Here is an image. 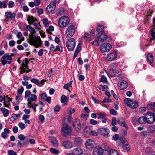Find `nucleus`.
Listing matches in <instances>:
<instances>
[{
  "mask_svg": "<svg viewBox=\"0 0 155 155\" xmlns=\"http://www.w3.org/2000/svg\"><path fill=\"white\" fill-rule=\"evenodd\" d=\"M12 99H11L10 100L8 101H5V100H4V105L5 107H8L10 105V101L12 100Z\"/></svg>",
  "mask_w": 155,
  "mask_h": 155,
  "instance_id": "de8ad7c7",
  "label": "nucleus"
},
{
  "mask_svg": "<svg viewBox=\"0 0 155 155\" xmlns=\"http://www.w3.org/2000/svg\"><path fill=\"white\" fill-rule=\"evenodd\" d=\"M34 25L35 27H37V29H38V30H40V28H39V27H40V25L39 24V23L38 22L37 20H36L35 21V22H34Z\"/></svg>",
  "mask_w": 155,
  "mask_h": 155,
  "instance_id": "3c124183",
  "label": "nucleus"
},
{
  "mask_svg": "<svg viewBox=\"0 0 155 155\" xmlns=\"http://www.w3.org/2000/svg\"><path fill=\"white\" fill-rule=\"evenodd\" d=\"M26 144V143L25 142H21L19 140L18 141L17 146L18 147L21 148L24 146Z\"/></svg>",
  "mask_w": 155,
  "mask_h": 155,
  "instance_id": "58836bf2",
  "label": "nucleus"
},
{
  "mask_svg": "<svg viewBox=\"0 0 155 155\" xmlns=\"http://www.w3.org/2000/svg\"><path fill=\"white\" fill-rule=\"evenodd\" d=\"M125 143V142H124ZM121 148L123 149L126 150V151H128L130 150V148L128 147V145L127 144H125L123 142H121L119 144Z\"/></svg>",
  "mask_w": 155,
  "mask_h": 155,
  "instance_id": "bb28decb",
  "label": "nucleus"
},
{
  "mask_svg": "<svg viewBox=\"0 0 155 155\" xmlns=\"http://www.w3.org/2000/svg\"><path fill=\"white\" fill-rule=\"evenodd\" d=\"M101 81L104 83H107V80L106 77L104 75H102L100 80Z\"/></svg>",
  "mask_w": 155,
  "mask_h": 155,
  "instance_id": "49530a36",
  "label": "nucleus"
},
{
  "mask_svg": "<svg viewBox=\"0 0 155 155\" xmlns=\"http://www.w3.org/2000/svg\"><path fill=\"white\" fill-rule=\"evenodd\" d=\"M75 32V27L72 25L69 26L65 32V35L67 38L72 37L74 34Z\"/></svg>",
  "mask_w": 155,
  "mask_h": 155,
  "instance_id": "6e6552de",
  "label": "nucleus"
},
{
  "mask_svg": "<svg viewBox=\"0 0 155 155\" xmlns=\"http://www.w3.org/2000/svg\"><path fill=\"white\" fill-rule=\"evenodd\" d=\"M75 45V40L73 38L68 39L66 42V47L70 51H72L74 49Z\"/></svg>",
  "mask_w": 155,
  "mask_h": 155,
  "instance_id": "0eeeda50",
  "label": "nucleus"
},
{
  "mask_svg": "<svg viewBox=\"0 0 155 155\" xmlns=\"http://www.w3.org/2000/svg\"><path fill=\"white\" fill-rule=\"evenodd\" d=\"M94 142L91 139H88L85 142V145L86 148L89 150L92 149L94 147Z\"/></svg>",
  "mask_w": 155,
  "mask_h": 155,
  "instance_id": "dca6fc26",
  "label": "nucleus"
},
{
  "mask_svg": "<svg viewBox=\"0 0 155 155\" xmlns=\"http://www.w3.org/2000/svg\"><path fill=\"white\" fill-rule=\"evenodd\" d=\"M18 138L21 140L23 141L25 139V137L23 134H20L18 136Z\"/></svg>",
  "mask_w": 155,
  "mask_h": 155,
  "instance_id": "052dcab7",
  "label": "nucleus"
},
{
  "mask_svg": "<svg viewBox=\"0 0 155 155\" xmlns=\"http://www.w3.org/2000/svg\"><path fill=\"white\" fill-rule=\"evenodd\" d=\"M117 56V54L116 52H113L108 55L107 59L108 61H113L116 59Z\"/></svg>",
  "mask_w": 155,
  "mask_h": 155,
  "instance_id": "aec40b11",
  "label": "nucleus"
},
{
  "mask_svg": "<svg viewBox=\"0 0 155 155\" xmlns=\"http://www.w3.org/2000/svg\"><path fill=\"white\" fill-rule=\"evenodd\" d=\"M104 29V27L102 25H99L97 28L96 31L98 33H101V32H103V31Z\"/></svg>",
  "mask_w": 155,
  "mask_h": 155,
  "instance_id": "c9c22d12",
  "label": "nucleus"
},
{
  "mask_svg": "<svg viewBox=\"0 0 155 155\" xmlns=\"http://www.w3.org/2000/svg\"><path fill=\"white\" fill-rule=\"evenodd\" d=\"M26 28L30 32H33V33L35 32L34 29L30 25H27L26 27Z\"/></svg>",
  "mask_w": 155,
  "mask_h": 155,
  "instance_id": "8fccbe9b",
  "label": "nucleus"
},
{
  "mask_svg": "<svg viewBox=\"0 0 155 155\" xmlns=\"http://www.w3.org/2000/svg\"><path fill=\"white\" fill-rule=\"evenodd\" d=\"M8 153L9 155H17L16 152L12 150H8Z\"/></svg>",
  "mask_w": 155,
  "mask_h": 155,
  "instance_id": "13d9d810",
  "label": "nucleus"
},
{
  "mask_svg": "<svg viewBox=\"0 0 155 155\" xmlns=\"http://www.w3.org/2000/svg\"><path fill=\"white\" fill-rule=\"evenodd\" d=\"M73 126L76 131H79L81 128V123L80 120L78 119H75Z\"/></svg>",
  "mask_w": 155,
  "mask_h": 155,
  "instance_id": "2eb2a0df",
  "label": "nucleus"
},
{
  "mask_svg": "<svg viewBox=\"0 0 155 155\" xmlns=\"http://www.w3.org/2000/svg\"><path fill=\"white\" fill-rule=\"evenodd\" d=\"M72 153L75 155H80L83 153V150L81 148L78 147L74 149L72 151Z\"/></svg>",
  "mask_w": 155,
  "mask_h": 155,
  "instance_id": "4be33fe9",
  "label": "nucleus"
},
{
  "mask_svg": "<svg viewBox=\"0 0 155 155\" xmlns=\"http://www.w3.org/2000/svg\"><path fill=\"white\" fill-rule=\"evenodd\" d=\"M64 13V10L62 9H59L56 13V14L58 15H61Z\"/></svg>",
  "mask_w": 155,
  "mask_h": 155,
  "instance_id": "09e8293b",
  "label": "nucleus"
},
{
  "mask_svg": "<svg viewBox=\"0 0 155 155\" xmlns=\"http://www.w3.org/2000/svg\"><path fill=\"white\" fill-rule=\"evenodd\" d=\"M147 59L148 61L150 63H152L153 62V58L151 54H148L147 55Z\"/></svg>",
  "mask_w": 155,
  "mask_h": 155,
  "instance_id": "7c9ffc66",
  "label": "nucleus"
},
{
  "mask_svg": "<svg viewBox=\"0 0 155 155\" xmlns=\"http://www.w3.org/2000/svg\"><path fill=\"white\" fill-rule=\"evenodd\" d=\"M7 7V3L5 1H4L2 2L0 1V8L2 7L6 8Z\"/></svg>",
  "mask_w": 155,
  "mask_h": 155,
  "instance_id": "e433bc0d",
  "label": "nucleus"
},
{
  "mask_svg": "<svg viewBox=\"0 0 155 155\" xmlns=\"http://www.w3.org/2000/svg\"><path fill=\"white\" fill-rule=\"evenodd\" d=\"M112 48L111 45L108 43H104L101 45L100 50L102 52H106L109 51Z\"/></svg>",
  "mask_w": 155,
  "mask_h": 155,
  "instance_id": "9b49d317",
  "label": "nucleus"
},
{
  "mask_svg": "<svg viewBox=\"0 0 155 155\" xmlns=\"http://www.w3.org/2000/svg\"><path fill=\"white\" fill-rule=\"evenodd\" d=\"M62 145L65 149H70L73 147L72 142L69 141H63L62 142Z\"/></svg>",
  "mask_w": 155,
  "mask_h": 155,
  "instance_id": "6ab92c4d",
  "label": "nucleus"
},
{
  "mask_svg": "<svg viewBox=\"0 0 155 155\" xmlns=\"http://www.w3.org/2000/svg\"><path fill=\"white\" fill-rule=\"evenodd\" d=\"M68 98L65 95H63L61 96V101L64 104H67L68 101Z\"/></svg>",
  "mask_w": 155,
  "mask_h": 155,
  "instance_id": "a878e982",
  "label": "nucleus"
},
{
  "mask_svg": "<svg viewBox=\"0 0 155 155\" xmlns=\"http://www.w3.org/2000/svg\"><path fill=\"white\" fill-rule=\"evenodd\" d=\"M98 132L102 135L108 136L110 132V130L107 128L103 127L98 129Z\"/></svg>",
  "mask_w": 155,
  "mask_h": 155,
  "instance_id": "4468645a",
  "label": "nucleus"
},
{
  "mask_svg": "<svg viewBox=\"0 0 155 155\" xmlns=\"http://www.w3.org/2000/svg\"><path fill=\"white\" fill-rule=\"evenodd\" d=\"M18 126L19 127L21 130H23L25 127V124L22 122L19 123L18 124Z\"/></svg>",
  "mask_w": 155,
  "mask_h": 155,
  "instance_id": "603ef678",
  "label": "nucleus"
},
{
  "mask_svg": "<svg viewBox=\"0 0 155 155\" xmlns=\"http://www.w3.org/2000/svg\"><path fill=\"white\" fill-rule=\"evenodd\" d=\"M6 17L4 21L7 22L10 19L12 20H14L15 18L16 14L15 13H12L8 12L5 13Z\"/></svg>",
  "mask_w": 155,
  "mask_h": 155,
  "instance_id": "f8f14e48",
  "label": "nucleus"
},
{
  "mask_svg": "<svg viewBox=\"0 0 155 155\" xmlns=\"http://www.w3.org/2000/svg\"><path fill=\"white\" fill-rule=\"evenodd\" d=\"M15 41L13 40L10 41L9 42V45L11 47H13L15 45Z\"/></svg>",
  "mask_w": 155,
  "mask_h": 155,
  "instance_id": "338daca9",
  "label": "nucleus"
},
{
  "mask_svg": "<svg viewBox=\"0 0 155 155\" xmlns=\"http://www.w3.org/2000/svg\"><path fill=\"white\" fill-rule=\"evenodd\" d=\"M8 136L7 134L5 132H2L1 133V137L4 139H6Z\"/></svg>",
  "mask_w": 155,
  "mask_h": 155,
  "instance_id": "680f3d73",
  "label": "nucleus"
},
{
  "mask_svg": "<svg viewBox=\"0 0 155 155\" xmlns=\"http://www.w3.org/2000/svg\"><path fill=\"white\" fill-rule=\"evenodd\" d=\"M29 35V41L31 45L35 46L36 48L40 46L41 45V40L39 36H36L33 35V33H31Z\"/></svg>",
  "mask_w": 155,
  "mask_h": 155,
  "instance_id": "f03ea898",
  "label": "nucleus"
},
{
  "mask_svg": "<svg viewBox=\"0 0 155 155\" xmlns=\"http://www.w3.org/2000/svg\"><path fill=\"white\" fill-rule=\"evenodd\" d=\"M146 118L147 120V123L152 124L155 121V117L153 113L148 112L145 114Z\"/></svg>",
  "mask_w": 155,
  "mask_h": 155,
  "instance_id": "1a4fd4ad",
  "label": "nucleus"
},
{
  "mask_svg": "<svg viewBox=\"0 0 155 155\" xmlns=\"http://www.w3.org/2000/svg\"><path fill=\"white\" fill-rule=\"evenodd\" d=\"M117 124V120L115 117H113L112 119L111 124L115 126Z\"/></svg>",
  "mask_w": 155,
  "mask_h": 155,
  "instance_id": "864d4df0",
  "label": "nucleus"
},
{
  "mask_svg": "<svg viewBox=\"0 0 155 155\" xmlns=\"http://www.w3.org/2000/svg\"><path fill=\"white\" fill-rule=\"evenodd\" d=\"M56 51H58L61 52H62L63 51V47L61 45H57L55 48Z\"/></svg>",
  "mask_w": 155,
  "mask_h": 155,
  "instance_id": "4c0bfd02",
  "label": "nucleus"
},
{
  "mask_svg": "<svg viewBox=\"0 0 155 155\" xmlns=\"http://www.w3.org/2000/svg\"><path fill=\"white\" fill-rule=\"evenodd\" d=\"M139 122L141 124H145L147 123V120L146 118L145 115V116H141L138 119Z\"/></svg>",
  "mask_w": 155,
  "mask_h": 155,
  "instance_id": "c756f323",
  "label": "nucleus"
},
{
  "mask_svg": "<svg viewBox=\"0 0 155 155\" xmlns=\"http://www.w3.org/2000/svg\"><path fill=\"white\" fill-rule=\"evenodd\" d=\"M110 113L113 115H117V113L114 109H112L110 110Z\"/></svg>",
  "mask_w": 155,
  "mask_h": 155,
  "instance_id": "0e129e2a",
  "label": "nucleus"
},
{
  "mask_svg": "<svg viewBox=\"0 0 155 155\" xmlns=\"http://www.w3.org/2000/svg\"><path fill=\"white\" fill-rule=\"evenodd\" d=\"M50 151L52 153L54 154H58L59 153V151L56 149L54 148H50Z\"/></svg>",
  "mask_w": 155,
  "mask_h": 155,
  "instance_id": "79ce46f5",
  "label": "nucleus"
},
{
  "mask_svg": "<svg viewBox=\"0 0 155 155\" xmlns=\"http://www.w3.org/2000/svg\"><path fill=\"white\" fill-rule=\"evenodd\" d=\"M37 98V97L36 95L32 94L31 95V97L27 99V101L29 102H32L35 101Z\"/></svg>",
  "mask_w": 155,
  "mask_h": 155,
  "instance_id": "cd10ccee",
  "label": "nucleus"
},
{
  "mask_svg": "<svg viewBox=\"0 0 155 155\" xmlns=\"http://www.w3.org/2000/svg\"><path fill=\"white\" fill-rule=\"evenodd\" d=\"M90 35L88 33L84 34L83 36V38L84 41H89L90 40Z\"/></svg>",
  "mask_w": 155,
  "mask_h": 155,
  "instance_id": "473e14b6",
  "label": "nucleus"
},
{
  "mask_svg": "<svg viewBox=\"0 0 155 155\" xmlns=\"http://www.w3.org/2000/svg\"><path fill=\"white\" fill-rule=\"evenodd\" d=\"M70 20L68 17L64 16L60 17L58 21L59 27L63 28L66 27L69 24Z\"/></svg>",
  "mask_w": 155,
  "mask_h": 155,
  "instance_id": "20e7f679",
  "label": "nucleus"
},
{
  "mask_svg": "<svg viewBox=\"0 0 155 155\" xmlns=\"http://www.w3.org/2000/svg\"><path fill=\"white\" fill-rule=\"evenodd\" d=\"M109 150H107L108 154L107 155H119V153L115 149H111V148L109 147Z\"/></svg>",
  "mask_w": 155,
  "mask_h": 155,
  "instance_id": "5701e85b",
  "label": "nucleus"
},
{
  "mask_svg": "<svg viewBox=\"0 0 155 155\" xmlns=\"http://www.w3.org/2000/svg\"><path fill=\"white\" fill-rule=\"evenodd\" d=\"M73 143L75 146H80L82 144L83 140L80 137H75L73 138Z\"/></svg>",
  "mask_w": 155,
  "mask_h": 155,
  "instance_id": "f3484780",
  "label": "nucleus"
},
{
  "mask_svg": "<svg viewBox=\"0 0 155 155\" xmlns=\"http://www.w3.org/2000/svg\"><path fill=\"white\" fill-rule=\"evenodd\" d=\"M81 45L80 43H79L76 47L75 52L74 54L73 57L75 58L77 57L78 54L81 48Z\"/></svg>",
  "mask_w": 155,
  "mask_h": 155,
  "instance_id": "393cba45",
  "label": "nucleus"
},
{
  "mask_svg": "<svg viewBox=\"0 0 155 155\" xmlns=\"http://www.w3.org/2000/svg\"><path fill=\"white\" fill-rule=\"evenodd\" d=\"M54 27L52 25L49 26V28L47 29L46 32L48 33L51 34L52 33L51 31H53L54 30Z\"/></svg>",
  "mask_w": 155,
  "mask_h": 155,
  "instance_id": "a19ab883",
  "label": "nucleus"
},
{
  "mask_svg": "<svg viewBox=\"0 0 155 155\" xmlns=\"http://www.w3.org/2000/svg\"><path fill=\"white\" fill-rule=\"evenodd\" d=\"M72 131V129L71 127L65 123L63 124L61 130V134L64 137L69 135L71 134Z\"/></svg>",
  "mask_w": 155,
  "mask_h": 155,
  "instance_id": "7ed1b4c3",
  "label": "nucleus"
},
{
  "mask_svg": "<svg viewBox=\"0 0 155 155\" xmlns=\"http://www.w3.org/2000/svg\"><path fill=\"white\" fill-rule=\"evenodd\" d=\"M31 94L30 91L29 90L26 91L25 93V97H29Z\"/></svg>",
  "mask_w": 155,
  "mask_h": 155,
  "instance_id": "bf43d9fd",
  "label": "nucleus"
},
{
  "mask_svg": "<svg viewBox=\"0 0 155 155\" xmlns=\"http://www.w3.org/2000/svg\"><path fill=\"white\" fill-rule=\"evenodd\" d=\"M118 66V64L117 63H112L111 66V67L112 68V69H115V68L117 67Z\"/></svg>",
  "mask_w": 155,
  "mask_h": 155,
  "instance_id": "e2e57ef3",
  "label": "nucleus"
},
{
  "mask_svg": "<svg viewBox=\"0 0 155 155\" xmlns=\"http://www.w3.org/2000/svg\"><path fill=\"white\" fill-rule=\"evenodd\" d=\"M125 104L132 109H136L138 107V102L135 100L130 98H126L124 100Z\"/></svg>",
  "mask_w": 155,
  "mask_h": 155,
  "instance_id": "39448f33",
  "label": "nucleus"
},
{
  "mask_svg": "<svg viewBox=\"0 0 155 155\" xmlns=\"http://www.w3.org/2000/svg\"><path fill=\"white\" fill-rule=\"evenodd\" d=\"M29 63V61L28 59L25 58L22 60V62L21 65L22 67H24L25 65H27Z\"/></svg>",
  "mask_w": 155,
  "mask_h": 155,
  "instance_id": "f704fd0d",
  "label": "nucleus"
},
{
  "mask_svg": "<svg viewBox=\"0 0 155 155\" xmlns=\"http://www.w3.org/2000/svg\"><path fill=\"white\" fill-rule=\"evenodd\" d=\"M15 6V3L12 1H10L9 2L8 4V7L9 8H12Z\"/></svg>",
  "mask_w": 155,
  "mask_h": 155,
  "instance_id": "5fc2aeb1",
  "label": "nucleus"
},
{
  "mask_svg": "<svg viewBox=\"0 0 155 155\" xmlns=\"http://www.w3.org/2000/svg\"><path fill=\"white\" fill-rule=\"evenodd\" d=\"M109 147L107 145L104 146H96L93 149V155H107L108 154L107 150H109Z\"/></svg>",
  "mask_w": 155,
  "mask_h": 155,
  "instance_id": "f257e3e1",
  "label": "nucleus"
},
{
  "mask_svg": "<svg viewBox=\"0 0 155 155\" xmlns=\"http://www.w3.org/2000/svg\"><path fill=\"white\" fill-rule=\"evenodd\" d=\"M98 39L99 41L101 42H104L107 38V36L106 33L104 32H101V33L97 34Z\"/></svg>",
  "mask_w": 155,
  "mask_h": 155,
  "instance_id": "ddd939ff",
  "label": "nucleus"
},
{
  "mask_svg": "<svg viewBox=\"0 0 155 155\" xmlns=\"http://www.w3.org/2000/svg\"><path fill=\"white\" fill-rule=\"evenodd\" d=\"M119 136L117 134H115L113 137V139L114 141H117L119 139Z\"/></svg>",
  "mask_w": 155,
  "mask_h": 155,
  "instance_id": "774afa93",
  "label": "nucleus"
},
{
  "mask_svg": "<svg viewBox=\"0 0 155 155\" xmlns=\"http://www.w3.org/2000/svg\"><path fill=\"white\" fill-rule=\"evenodd\" d=\"M56 5L55 2L54 1L51 2L46 9L47 12L48 13H52L56 8Z\"/></svg>",
  "mask_w": 155,
  "mask_h": 155,
  "instance_id": "9d476101",
  "label": "nucleus"
},
{
  "mask_svg": "<svg viewBox=\"0 0 155 155\" xmlns=\"http://www.w3.org/2000/svg\"><path fill=\"white\" fill-rule=\"evenodd\" d=\"M117 85L121 90L126 89L128 85V83L126 81L123 80L117 84Z\"/></svg>",
  "mask_w": 155,
  "mask_h": 155,
  "instance_id": "a211bd4d",
  "label": "nucleus"
},
{
  "mask_svg": "<svg viewBox=\"0 0 155 155\" xmlns=\"http://www.w3.org/2000/svg\"><path fill=\"white\" fill-rule=\"evenodd\" d=\"M118 124L122 127H124L126 129H128V127L126 125L124 120L122 117L119 118L117 120Z\"/></svg>",
  "mask_w": 155,
  "mask_h": 155,
  "instance_id": "412c9836",
  "label": "nucleus"
},
{
  "mask_svg": "<svg viewBox=\"0 0 155 155\" xmlns=\"http://www.w3.org/2000/svg\"><path fill=\"white\" fill-rule=\"evenodd\" d=\"M36 20L35 18L32 16H29L28 18L27 19V20L30 25H31V23L35 22Z\"/></svg>",
  "mask_w": 155,
  "mask_h": 155,
  "instance_id": "72a5a7b5",
  "label": "nucleus"
},
{
  "mask_svg": "<svg viewBox=\"0 0 155 155\" xmlns=\"http://www.w3.org/2000/svg\"><path fill=\"white\" fill-rule=\"evenodd\" d=\"M72 81H70L69 82L65 84L63 86L64 88L68 90V88L71 86Z\"/></svg>",
  "mask_w": 155,
  "mask_h": 155,
  "instance_id": "ea45409f",
  "label": "nucleus"
},
{
  "mask_svg": "<svg viewBox=\"0 0 155 155\" xmlns=\"http://www.w3.org/2000/svg\"><path fill=\"white\" fill-rule=\"evenodd\" d=\"M150 31L151 32V35L153 39L155 40V32L154 31L153 29L150 30Z\"/></svg>",
  "mask_w": 155,
  "mask_h": 155,
  "instance_id": "69168bd1",
  "label": "nucleus"
},
{
  "mask_svg": "<svg viewBox=\"0 0 155 155\" xmlns=\"http://www.w3.org/2000/svg\"><path fill=\"white\" fill-rule=\"evenodd\" d=\"M91 130L89 127H87L85 128L84 130V132L89 134Z\"/></svg>",
  "mask_w": 155,
  "mask_h": 155,
  "instance_id": "a18cd8bd",
  "label": "nucleus"
},
{
  "mask_svg": "<svg viewBox=\"0 0 155 155\" xmlns=\"http://www.w3.org/2000/svg\"><path fill=\"white\" fill-rule=\"evenodd\" d=\"M97 115L98 119H103L105 118L106 115L104 113H97Z\"/></svg>",
  "mask_w": 155,
  "mask_h": 155,
  "instance_id": "c85d7f7f",
  "label": "nucleus"
},
{
  "mask_svg": "<svg viewBox=\"0 0 155 155\" xmlns=\"http://www.w3.org/2000/svg\"><path fill=\"white\" fill-rule=\"evenodd\" d=\"M42 21L44 25L45 26H48L50 24V22L47 19H43Z\"/></svg>",
  "mask_w": 155,
  "mask_h": 155,
  "instance_id": "c03bdc74",
  "label": "nucleus"
},
{
  "mask_svg": "<svg viewBox=\"0 0 155 155\" xmlns=\"http://www.w3.org/2000/svg\"><path fill=\"white\" fill-rule=\"evenodd\" d=\"M50 139L54 147H57L58 146V142L56 138L53 136H51Z\"/></svg>",
  "mask_w": 155,
  "mask_h": 155,
  "instance_id": "b1692460",
  "label": "nucleus"
},
{
  "mask_svg": "<svg viewBox=\"0 0 155 155\" xmlns=\"http://www.w3.org/2000/svg\"><path fill=\"white\" fill-rule=\"evenodd\" d=\"M1 110L3 113L4 116L5 117H7L9 114V110L5 108H1Z\"/></svg>",
  "mask_w": 155,
  "mask_h": 155,
  "instance_id": "2f4dec72",
  "label": "nucleus"
},
{
  "mask_svg": "<svg viewBox=\"0 0 155 155\" xmlns=\"http://www.w3.org/2000/svg\"><path fill=\"white\" fill-rule=\"evenodd\" d=\"M60 106L59 105L56 106L54 109V111L57 112H59L60 109Z\"/></svg>",
  "mask_w": 155,
  "mask_h": 155,
  "instance_id": "4d7b16f0",
  "label": "nucleus"
},
{
  "mask_svg": "<svg viewBox=\"0 0 155 155\" xmlns=\"http://www.w3.org/2000/svg\"><path fill=\"white\" fill-rule=\"evenodd\" d=\"M31 81L32 82L35 83V84H36L37 85L39 86V81L38 80L33 78L31 79Z\"/></svg>",
  "mask_w": 155,
  "mask_h": 155,
  "instance_id": "37998d69",
  "label": "nucleus"
},
{
  "mask_svg": "<svg viewBox=\"0 0 155 155\" xmlns=\"http://www.w3.org/2000/svg\"><path fill=\"white\" fill-rule=\"evenodd\" d=\"M12 55H9L8 54L6 53L1 58L0 61L2 64L5 65L7 64H10L12 60Z\"/></svg>",
  "mask_w": 155,
  "mask_h": 155,
  "instance_id": "423d86ee",
  "label": "nucleus"
},
{
  "mask_svg": "<svg viewBox=\"0 0 155 155\" xmlns=\"http://www.w3.org/2000/svg\"><path fill=\"white\" fill-rule=\"evenodd\" d=\"M90 123L92 125H95L97 124V122L93 119H91L90 120Z\"/></svg>",
  "mask_w": 155,
  "mask_h": 155,
  "instance_id": "6e6d98bb",
  "label": "nucleus"
}]
</instances>
